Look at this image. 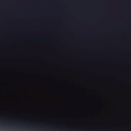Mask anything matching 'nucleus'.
I'll return each mask as SVG.
<instances>
[{
    "label": "nucleus",
    "instance_id": "1",
    "mask_svg": "<svg viewBox=\"0 0 131 131\" xmlns=\"http://www.w3.org/2000/svg\"><path fill=\"white\" fill-rule=\"evenodd\" d=\"M28 42H77V41H25V93H26V45Z\"/></svg>",
    "mask_w": 131,
    "mask_h": 131
},
{
    "label": "nucleus",
    "instance_id": "2",
    "mask_svg": "<svg viewBox=\"0 0 131 131\" xmlns=\"http://www.w3.org/2000/svg\"><path fill=\"white\" fill-rule=\"evenodd\" d=\"M31 123H32L33 124H31L30 127H34V124H35L34 123V122H33L32 121L31 122Z\"/></svg>",
    "mask_w": 131,
    "mask_h": 131
},
{
    "label": "nucleus",
    "instance_id": "3",
    "mask_svg": "<svg viewBox=\"0 0 131 131\" xmlns=\"http://www.w3.org/2000/svg\"><path fill=\"white\" fill-rule=\"evenodd\" d=\"M18 70V69H16L15 71H18V70Z\"/></svg>",
    "mask_w": 131,
    "mask_h": 131
},
{
    "label": "nucleus",
    "instance_id": "4",
    "mask_svg": "<svg viewBox=\"0 0 131 131\" xmlns=\"http://www.w3.org/2000/svg\"><path fill=\"white\" fill-rule=\"evenodd\" d=\"M31 121H32V119H31Z\"/></svg>",
    "mask_w": 131,
    "mask_h": 131
},
{
    "label": "nucleus",
    "instance_id": "5",
    "mask_svg": "<svg viewBox=\"0 0 131 131\" xmlns=\"http://www.w3.org/2000/svg\"><path fill=\"white\" fill-rule=\"evenodd\" d=\"M18 74V73H17V74H16L17 75Z\"/></svg>",
    "mask_w": 131,
    "mask_h": 131
},
{
    "label": "nucleus",
    "instance_id": "6",
    "mask_svg": "<svg viewBox=\"0 0 131 131\" xmlns=\"http://www.w3.org/2000/svg\"><path fill=\"white\" fill-rule=\"evenodd\" d=\"M14 42H15L16 41H14Z\"/></svg>",
    "mask_w": 131,
    "mask_h": 131
}]
</instances>
